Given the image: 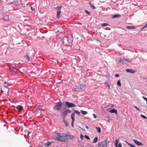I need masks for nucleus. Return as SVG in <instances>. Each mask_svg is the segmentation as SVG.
<instances>
[{"label":"nucleus","mask_w":147,"mask_h":147,"mask_svg":"<svg viewBox=\"0 0 147 147\" xmlns=\"http://www.w3.org/2000/svg\"><path fill=\"white\" fill-rule=\"evenodd\" d=\"M68 136V135L66 134L65 136H63L62 134L56 131L52 133L53 138L56 140L60 142H66L67 139L65 138Z\"/></svg>","instance_id":"obj_1"},{"label":"nucleus","mask_w":147,"mask_h":147,"mask_svg":"<svg viewBox=\"0 0 147 147\" xmlns=\"http://www.w3.org/2000/svg\"><path fill=\"white\" fill-rule=\"evenodd\" d=\"M62 105V103L61 102H57L55 105L53 107V109L55 110H59L61 109Z\"/></svg>","instance_id":"obj_2"},{"label":"nucleus","mask_w":147,"mask_h":147,"mask_svg":"<svg viewBox=\"0 0 147 147\" xmlns=\"http://www.w3.org/2000/svg\"><path fill=\"white\" fill-rule=\"evenodd\" d=\"M61 113V115L63 118H64L69 113H71V110L69 109H67L65 110L63 112L61 110L60 111Z\"/></svg>","instance_id":"obj_3"},{"label":"nucleus","mask_w":147,"mask_h":147,"mask_svg":"<svg viewBox=\"0 0 147 147\" xmlns=\"http://www.w3.org/2000/svg\"><path fill=\"white\" fill-rule=\"evenodd\" d=\"M85 85L83 84L82 83H76V86L77 87L76 88H75V89L76 88H79L82 89L84 88Z\"/></svg>","instance_id":"obj_4"},{"label":"nucleus","mask_w":147,"mask_h":147,"mask_svg":"<svg viewBox=\"0 0 147 147\" xmlns=\"http://www.w3.org/2000/svg\"><path fill=\"white\" fill-rule=\"evenodd\" d=\"M65 105L68 108L75 107L76 105L73 103H71L68 101L65 102Z\"/></svg>","instance_id":"obj_5"},{"label":"nucleus","mask_w":147,"mask_h":147,"mask_svg":"<svg viewBox=\"0 0 147 147\" xmlns=\"http://www.w3.org/2000/svg\"><path fill=\"white\" fill-rule=\"evenodd\" d=\"M98 145V147H106L107 146V143L106 141H104L99 143Z\"/></svg>","instance_id":"obj_6"},{"label":"nucleus","mask_w":147,"mask_h":147,"mask_svg":"<svg viewBox=\"0 0 147 147\" xmlns=\"http://www.w3.org/2000/svg\"><path fill=\"white\" fill-rule=\"evenodd\" d=\"M128 62H129L128 59L124 58H121L119 60V63L122 64H126Z\"/></svg>","instance_id":"obj_7"},{"label":"nucleus","mask_w":147,"mask_h":147,"mask_svg":"<svg viewBox=\"0 0 147 147\" xmlns=\"http://www.w3.org/2000/svg\"><path fill=\"white\" fill-rule=\"evenodd\" d=\"M75 115L74 113H73L71 114V117L72 119L71 125L73 127H74V123L75 121Z\"/></svg>","instance_id":"obj_8"},{"label":"nucleus","mask_w":147,"mask_h":147,"mask_svg":"<svg viewBox=\"0 0 147 147\" xmlns=\"http://www.w3.org/2000/svg\"><path fill=\"white\" fill-rule=\"evenodd\" d=\"M134 141L136 144L138 146H142L143 145V144L141 142L137 140L134 139Z\"/></svg>","instance_id":"obj_9"},{"label":"nucleus","mask_w":147,"mask_h":147,"mask_svg":"<svg viewBox=\"0 0 147 147\" xmlns=\"http://www.w3.org/2000/svg\"><path fill=\"white\" fill-rule=\"evenodd\" d=\"M16 108L18 110L19 112H20L23 109V107L21 105H18L16 106Z\"/></svg>","instance_id":"obj_10"},{"label":"nucleus","mask_w":147,"mask_h":147,"mask_svg":"<svg viewBox=\"0 0 147 147\" xmlns=\"http://www.w3.org/2000/svg\"><path fill=\"white\" fill-rule=\"evenodd\" d=\"M10 71L11 72L12 74L13 75H15L16 74H17V73L16 71V70L15 69H10Z\"/></svg>","instance_id":"obj_11"},{"label":"nucleus","mask_w":147,"mask_h":147,"mask_svg":"<svg viewBox=\"0 0 147 147\" xmlns=\"http://www.w3.org/2000/svg\"><path fill=\"white\" fill-rule=\"evenodd\" d=\"M126 71L127 72H129L131 73H134L135 71L133 69H126Z\"/></svg>","instance_id":"obj_12"},{"label":"nucleus","mask_w":147,"mask_h":147,"mask_svg":"<svg viewBox=\"0 0 147 147\" xmlns=\"http://www.w3.org/2000/svg\"><path fill=\"white\" fill-rule=\"evenodd\" d=\"M61 11H57L56 16V18L57 19H59L60 18V15Z\"/></svg>","instance_id":"obj_13"},{"label":"nucleus","mask_w":147,"mask_h":147,"mask_svg":"<svg viewBox=\"0 0 147 147\" xmlns=\"http://www.w3.org/2000/svg\"><path fill=\"white\" fill-rule=\"evenodd\" d=\"M68 37H64L63 38V40H64V42L66 44H67L68 42Z\"/></svg>","instance_id":"obj_14"},{"label":"nucleus","mask_w":147,"mask_h":147,"mask_svg":"<svg viewBox=\"0 0 147 147\" xmlns=\"http://www.w3.org/2000/svg\"><path fill=\"white\" fill-rule=\"evenodd\" d=\"M71 36L72 37V39L70 38H68V42L67 43H72L73 41V40L74 38L73 37V35H71Z\"/></svg>","instance_id":"obj_15"},{"label":"nucleus","mask_w":147,"mask_h":147,"mask_svg":"<svg viewBox=\"0 0 147 147\" xmlns=\"http://www.w3.org/2000/svg\"><path fill=\"white\" fill-rule=\"evenodd\" d=\"M24 57L27 61H30V58L29 55L27 54H26V55L24 56Z\"/></svg>","instance_id":"obj_16"},{"label":"nucleus","mask_w":147,"mask_h":147,"mask_svg":"<svg viewBox=\"0 0 147 147\" xmlns=\"http://www.w3.org/2000/svg\"><path fill=\"white\" fill-rule=\"evenodd\" d=\"M109 112L111 113H115L116 114H117V110L115 109H113L112 110H110Z\"/></svg>","instance_id":"obj_17"},{"label":"nucleus","mask_w":147,"mask_h":147,"mask_svg":"<svg viewBox=\"0 0 147 147\" xmlns=\"http://www.w3.org/2000/svg\"><path fill=\"white\" fill-rule=\"evenodd\" d=\"M120 17V15L119 14H115L113 15L112 17V18L113 19L115 18H119Z\"/></svg>","instance_id":"obj_18"},{"label":"nucleus","mask_w":147,"mask_h":147,"mask_svg":"<svg viewBox=\"0 0 147 147\" xmlns=\"http://www.w3.org/2000/svg\"><path fill=\"white\" fill-rule=\"evenodd\" d=\"M126 28L128 29H134L135 28V27L134 26H126Z\"/></svg>","instance_id":"obj_19"},{"label":"nucleus","mask_w":147,"mask_h":147,"mask_svg":"<svg viewBox=\"0 0 147 147\" xmlns=\"http://www.w3.org/2000/svg\"><path fill=\"white\" fill-rule=\"evenodd\" d=\"M63 7L62 6H57V7L55 8V9L58 11H61V8Z\"/></svg>","instance_id":"obj_20"},{"label":"nucleus","mask_w":147,"mask_h":147,"mask_svg":"<svg viewBox=\"0 0 147 147\" xmlns=\"http://www.w3.org/2000/svg\"><path fill=\"white\" fill-rule=\"evenodd\" d=\"M89 4H90V5L91 7L92 8V9H94L96 8V7H95V6L92 4V3H91L90 2H89Z\"/></svg>","instance_id":"obj_21"},{"label":"nucleus","mask_w":147,"mask_h":147,"mask_svg":"<svg viewBox=\"0 0 147 147\" xmlns=\"http://www.w3.org/2000/svg\"><path fill=\"white\" fill-rule=\"evenodd\" d=\"M81 111L82 114L84 115H85L87 114V112L86 111H84L83 110H81Z\"/></svg>","instance_id":"obj_22"},{"label":"nucleus","mask_w":147,"mask_h":147,"mask_svg":"<svg viewBox=\"0 0 147 147\" xmlns=\"http://www.w3.org/2000/svg\"><path fill=\"white\" fill-rule=\"evenodd\" d=\"M119 141L118 140L116 139L115 140V144L116 147H117L118 145V143H119Z\"/></svg>","instance_id":"obj_23"},{"label":"nucleus","mask_w":147,"mask_h":147,"mask_svg":"<svg viewBox=\"0 0 147 147\" xmlns=\"http://www.w3.org/2000/svg\"><path fill=\"white\" fill-rule=\"evenodd\" d=\"M4 20H5L7 21L9 19L8 16L7 15H6L4 16L3 18Z\"/></svg>","instance_id":"obj_24"},{"label":"nucleus","mask_w":147,"mask_h":147,"mask_svg":"<svg viewBox=\"0 0 147 147\" xmlns=\"http://www.w3.org/2000/svg\"><path fill=\"white\" fill-rule=\"evenodd\" d=\"M98 141V138L97 137H95L93 140V143H96Z\"/></svg>","instance_id":"obj_25"},{"label":"nucleus","mask_w":147,"mask_h":147,"mask_svg":"<svg viewBox=\"0 0 147 147\" xmlns=\"http://www.w3.org/2000/svg\"><path fill=\"white\" fill-rule=\"evenodd\" d=\"M109 25V24L107 23H103L101 24V26L102 27L107 26Z\"/></svg>","instance_id":"obj_26"},{"label":"nucleus","mask_w":147,"mask_h":147,"mask_svg":"<svg viewBox=\"0 0 147 147\" xmlns=\"http://www.w3.org/2000/svg\"><path fill=\"white\" fill-rule=\"evenodd\" d=\"M50 144L51 143L49 142H48L45 144V147H48V146L50 145Z\"/></svg>","instance_id":"obj_27"},{"label":"nucleus","mask_w":147,"mask_h":147,"mask_svg":"<svg viewBox=\"0 0 147 147\" xmlns=\"http://www.w3.org/2000/svg\"><path fill=\"white\" fill-rule=\"evenodd\" d=\"M96 130L99 133H100L101 132V129L99 127H96Z\"/></svg>","instance_id":"obj_28"},{"label":"nucleus","mask_w":147,"mask_h":147,"mask_svg":"<svg viewBox=\"0 0 147 147\" xmlns=\"http://www.w3.org/2000/svg\"><path fill=\"white\" fill-rule=\"evenodd\" d=\"M85 12L88 15H90L91 13L90 12V11L87 10H85Z\"/></svg>","instance_id":"obj_29"},{"label":"nucleus","mask_w":147,"mask_h":147,"mask_svg":"<svg viewBox=\"0 0 147 147\" xmlns=\"http://www.w3.org/2000/svg\"><path fill=\"white\" fill-rule=\"evenodd\" d=\"M64 121L65 123V125L67 127L68 126V123L67 121H66L64 120Z\"/></svg>","instance_id":"obj_30"},{"label":"nucleus","mask_w":147,"mask_h":147,"mask_svg":"<svg viewBox=\"0 0 147 147\" xmlns=\"http://www.w3.org/2000/svg\"><path fill=\"white\" fill-rule=\"evenodd\" d=\"M74 137L72 135H70L69 136V138L71 139H73L74 138Z\"/></svg>","instance_id":"obj_31"},{"label":"nucleus","mask_w":147,"mask_h":147,"mask_svg":"<svg viewBox=\"0 0 147 147\" xmlns=\"http://www.w3.org/2000/svg\"><path fill=\"white\" fill-rule=\"evenodd\" d=\"M74 111L75 113L77 114L78 115H79V114L80 113V112H79L78 111L76 110H74Z\"/></svg>","instance_id":"obj_32"},{"label":"nucleus","mask_w":147,"mask_h":147,"mask_svg":"<svg viewBox=\"0 0 147 147\" xmlns=\"http://www.w3.org/2000/svg\"><path fill=\"white\" fill-rule=\"evenodd\" d=\"M141 116L142 117H143V118L145 119H147V117L146 116L143 115H141Z\"/></svg>","instance_id":"obj_33"},{"label":"nucleus","mask_w":147,"mask_h":147,"mask_svg":"<svg viewBox=\"0 0 147 147\" xmlns=\"http://www.w3.org/2000/svg\"><path fill=\"white\" fill-rule=\"evenodd\" d=\"M84 137L86 139H87L88 140L90 139V138L89 137V136L87 135H85Z\"/></svg>","instance_id":"obj_34"},{"label":"nucleus","mask_w":147,"mask_h":147,"mask_svg":"<svg viewBox=\"0 0 147 147\" xmlns=\"http://www.w3.org/2000/svg\"><path fill=\"white\" fill-rule=\"evenodd\" d=\"M128 144L131 147H136L133 144Z\"/></svg>","instance_id":"obj_35"},{"label":"nucleus","mask_w":147,"mask_h":147,"mask_svg":"<svg viewBox=\"0 0 147 147\" xmlns=\"http://www.w3.org/2000/svg\"><path fill=\"white\" fill-rule=\"evenodd\" d=\"M7 84L8 83H4V86L6 88V87L8 86Z\"/></svg>","instance_id":"obj_36"},{"label":"nucleus","mask_w":147,"mask_h":147,"mask_svg":"<svg viewBox=\"0 0 147 147\" xmlns=\"http://www.w3.org/2000/svg\"><path fill=\"white\" fill-rule=\"evenodd\" d=\"M80 138L82 140L83 139L84 136H83V135L81 134H80Z\"/></svg>","instance_id":"obj_37"},{"label":"nucleus","mask_w":147,"mask_h":147,"mask_svg":"<svg viewBox=\"0 0 147 147\" xmlns=\"http://www.w3.org/2000/svg\"><path fill=\"white\" fill-rule=\"evenodd\" d=\"M122 146L121 143H119L118 144V145L117 146V147H121Z\"/></svg>","instance_id":"obj_38"},{"label":"nucleus","mask_w":147,"mask_h":147,"mask_svg":"<svg viewBox=\"0 0 147 147\" xmlns=\"http://www.w3.org/2000/svg\"><path fill=\"white\" fill-rule=\"evenodd\" d=\"M142 97L146 101H147V98H146L144 96H143Z\"/></svg>","instance_id":"obj_39"},{"label":"nucleus","mask_w":147,"mask_h":147,"mask_svg":"<svg viewBox=\"0 0 147 147\" xmlns=\"http://www.w3.org/2000/svg\"><path fill=\"white\" fill-rule=\"evenodd\" d=\"M93 116L95 118H97V116L94 114H93Z\"/></svg>","instance_id":"obj_40"},{"label":"nucleus","mask_w":147,"mask_h":147,"mask_svg":"<svg viewBox=\"0 0 147 147\" xmlns=\"http://www.w3.org/2000/svg\"><path fill=\"white\" fill-rule=\"evenodd\" d=\"M60 42H61V43H62V44H63L64 43H65L64 41V40H63V39L62 40H61Z\"/></svg>","instance_id":"obj_41"},{"label":"nucleus","mask_w":147,"mask_h":147,"mask_svg":"<svg viewBox=\"0 0 147 147\" xmlns=\"http://www.w3.org/2000/svg\"><path fill=\"white\" fill-rule=\"evenodd\" d=\"M115 76L116 77H118L119 76V74H117L115 75Z\"/></svg>","instance_id":"obj_42"},{"label":"nucleus","mask_w":147,"mask_h":147,"mask_svg":"<svg viewBox=\"0 0 147 147\" xmlns=\"http://www.w3.org/2000/svg\"><path fill=\"white\" fill-rule=\"evenodd\" d=\"M114 105H111V107L108 109V110H109V109H111L112 107H114Z\"/></svg>","instance_id":"obj_43"},{"label":"nucleus","mask_w":147,"mask_h":147,"mask_svg":"<svg viewBox=\"0 0 147 147\" xmlns=\"http://www.w3.org/2000/svg\"><path fill=\"white\" fill-rule=\"evenodd\" d=\"M30 8L32 10V11H34V10L35 9L34 8H33V7H30Z\"/></svg>","instance_id":"obj_44"},{"label":"nucleus","mask_w":147,"mask_h":147,"mask_svg":"<svg viewBox=\"0 0 147 147\" xmlns=\"http://www.w3.org/2000/svg\"><path fill=\"white\" fill-rule=\"evenodd\" d=\"M135 108H136L138 110L140 111L139 109L136 106H135Z\"/></svg>","instance_id":"obj_45"},{"label":"nucleus","mask_w":147,"mask_h":147,"mask_svg":"<svg viewBox=\"0 0 147 147\" xmlns=\"http://www.w3.org/2000/svg\"><path fill=\"white\" fill-rule=\"evenodd\" d=\"M146 27L144 25L143 27H142L141 29V30H142L144 28H146Z\"/></svg>","instance_id":"obj_46"},{"label":"nucleus","mask_w":147,"mask_h":147,"mask_svg":"<svg viewBox=\"0 0 147 147\" xmlns=\"http://www.w3.org/2000/svg\"><path fill=\"white\" fill-rule=\"evenodd\" d=\"M117 85L119 86H121V83H117Z\"/></svg>","instance_id":"obj_47"},{"label":"nucleus","mask_w":147,"mask_h":147,"mask_svg":"<svg viewBox=\"0 0 147 147\" xmlns=\"http://www.w3.org/2000/svg\"><path fill=\"white\" fill-rule=\"evenodd\" d=\"M117 83H120V80H118Z\"/></svg>","instance_id":"obj_48"},{"label":"nucleus","mask_w":147,"mask_h":147,"mask_svg":"<svg viewBox=\"0 0 147 147\" xmlns=\"http://www.w3.org/2000/svg\"><path fill=\"white\" fill-rule=\"evenodd\" d=\"M145 26L146 27H147V23L146 24Z\"/></svg>","instance_id":"obj_49"},{"label":"nucleus","mask_w":147,"mask_h":147,"mask_svg":"<svg viewBox=\"0 0 147 147\" xmlns=\"http://www.w3.org/2000/svg\"><path fill=\"white\" fill-rule=\"evenodd\" d=\"M86 127L87 128V129H88V127L87 126H86Z\"/></svg>","instance_id":"obj_50"},{"label":"nucleus","mask_w":147,"mask_h":147,"mask_svg":"<svg viewBox=\"0 0 147 147\" xmlns=\"http://www.w3.org/2000/svg\"><path fill=\"white\" fill-rule=\"evenodd\" d=\"M143 78V79H146V78Z\"/></svg>","instance_id":"obj_51"},{"label":"nucleus","mask_w":147,"mask_h":147,"mask_svg":"<svg viewBox=\"0 0 147 147\" xmlns=\"http://www.w3.org/2000/svg\"><path fill=\"white\" fill-rule=\"evenodd\" d=\"M13 3V2H11L10 3V4H12Z\"/></svg>","instance_id":"obj_52"},{"label":"nucleus","mask_w":147,"mask_h":147,"mask_svg":"<svg viewBox=\"0 0 147 147\" xmlns=\"http://www.w3.org/2000/svg\"><path fill=\"white\" fill-rule=\"evenodd\" d=\"M41 110H42V111H44L43 109H41Z\"/></svg>","instance_id":"obj_53"},{"label":"nucleus","mask_w":147,"mask_h":147,"mask_svg":"<svg viewBox=\"0 0 147 147\" xmlns=\"http://www.w3.org/2000/svg\"><path fill=\"white\" fill-rule=\"evenodd\" d=\"M1 92H3V91L2 90H1Z\"/></svg>","instance_id":"obj_54"},{"label":"nucleus","mask_w":147,"mask_h":147,"mask_svg":"<svg viewBox=\"0 0 147 147\" xmlns=\"http://www.w3.org/2000/svg\"><path fill=\"white\" fill-rule=\"evenodd\" d=\"M4 83H7V82H5Z\"/></svg>","instance_id":"obj_55"}]
</instances>
